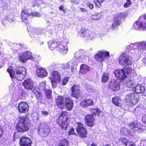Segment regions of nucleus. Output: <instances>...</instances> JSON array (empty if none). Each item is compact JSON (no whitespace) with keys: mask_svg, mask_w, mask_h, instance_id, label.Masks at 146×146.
Returning a JSON list of instances; mask_svg holds the SVG:
<instances>
[{"mask_svg":"<svg viewBox=\"0 0 146 146\" xmlns=\"http://www.w3.org/2000/svg\"><path fill=\"white\" fill-rule=\"evenodd\" d=\"M13 67L10 66L7 70V72L12 78H15L19 80H22L25 77L26 74V70L25 68L22 66L17 67L13 71Z\"/></svg>","mask_w":146,"mask_h":146,"instance_id":"nucleus-1","label":"nucleus"},{"mask_svg":"<svg viewBox=\"0 0 146 146\" xmlns=\"http://www.w3.org/2000/svg\"><path fill=\"white\" fill-rule=\"evenodd\" d=\"M31 123L28 118H19L17 124V129L19 132H24L28 130Z\"/></svg>","mask_w":146,"mask_h":146,"instance_id":"nucleus-2","label":"nucleus"},{"mask_svg":"<svg viewBox=\"0 0 146 146\" xmlns=\"http://www.w3.org/2000/svg\"><path fill=\"white\" fill-rule=\"evenodd\" d=\"M67 113L66 111L62 112L60 114L59 118L56 120V121L64 130L66 129L68 127V119Z\"/></svg>","mask_w":146,"mask_h":146,"instance_id":"nucleus-3","label":"nucleus"},{"mask_svg":"<svg viewBox=\"0 0 146 146\" xmlns=\"http://www.w3.org/2000/svg\"><path fill=\"white\" fill-rule=\"evenodd\" d=\"M68 42V40L66 39H63L62 41H58L56 48L57 50L63 54H66L68 50L67 44Z\"/></svg>","mask_w":146,"mask_h":146,"instance_id":"nucleus-4","label":"nucleus"},{"mask_svg":"<svg viewBox=\"0 0 146 146\" xmlns=\"http://www.w3.org/2000/svg\"><path fill=\"white\" fill-rule=\"evenodd\" d=\"M132 59L131 57L122 54L119 57V62L122 66H127L132 64Z\"/></svg>","mask_w":146,"mask_h":146,"instance_id":"nucleus-5","label":"nucleus"},{"mask_svg":"<svg viewBox=\"0 0 146 146\" xmlns=\"http://www.w3.org/2000/svg\"><path fill=\"white\" fill-rule=\"evenodd\" d=\"M133 29L135 30L146 29V21L143 17H140L133 25Z\"/></svg>","mask_w":146,"mask_h":146,"instance_id":"nucleus-6","label":"nucleus"},{"mask_svg":"<svg viewBox=\"0 0 146 146\" xmlns=\"http://www.w3.org/2000/svg\"><path fill=\"white\" fill-rule=\"evenodd\" d=\"M19 58L20 60L23 63H25L28 60H34L32 53L28 51L21 53L19 56Z\"/></svg>","mask_w":146,"mask_h":146,"instance_id":"nucleus-7","label":"nucleus"},{"mask_svg":"<svg viewBox=\"0 0 146 146\" xmlns=\"http://www.w3.org/2000/svg\"><path fill=\"white\" fill-rule=\"evenodd\" d=\"M124 15L122 13H118L115 15L113 18V21L111 26L112 29H114L120 25L121 20L123 17Z\"/></svg>","mask_w":146,"mask_h":146,"instance_id":"nucleus-8","label":"nucleus"},{"mask_svg":"<svg viewBox=\"0 0 146 146\" xmlns=\"http://www.w3.org/2000/svg\"><path fill=\"white\" fill-rule=\"evenodd\" d=\"M138 100V96L135 95L134 93L128 94L125 97L126 102L132 105H135L137 103Z\"/></svg>","mask_w":146,"mask_h":146,"instance_id":"nucleus-9","label":"nucleus"},{"mask_svg":"<svg viewBox=\"0 0 146 146\" xmlns=\"http://www.w3.org/2000/svg\"><path fill=\"white\" fill-rule=\"evenodd\" d=\"M33 32L37 35H42L49 36L52 33L51 29L49 27L45 29H39L35 28L34 29Z\"/></svg>","mask_w":146,"mask_h":146,"instance_id":"nucleus-10","label":"nucleus"},{"mask_svg":"<svg viewBox=\"0 0 146 146\" xmlns=\"http://www.w3.org/2000/svg\"><path fill=\"white\" fill-rule=\"evenodd\" d=\"M110 57L109 52L106 50H103L98 52L96 55V58L99 62L108 59Z\"/></svg>","mask_w":146,"mask_h":146,"instance_id":"nucleus-11","label":"nucleus"},{"mask_svg":"<svg viewBox=\"0 0 146 146\" xmlns=\"http://www.w3.org/2000/svg\"><path fill=\"white\" fill-rule=\"evenodd\" d=\"M130 131L133 132H135L137 131H140L141 129H145L144 126L141 125V123L137 121H134L129 125Z\"/></svg>","mask_w":146,"mask_h":146,"instance_id":"nucleus-12","label":"nucleus"},{"mask_svg":"<svg viewBox=\"0 0 146 146\" xmlns=\"http://www.w3.org/2000/svg\"><path fill=\"white\" fill-rule=\"evenodd\" d=\"M77 124L76 129L77 132L82 137H85L87 133L86 129L81 122H78Z\"/></svg>","mask_w":146,"mask_h":146,"instance_id":"nucleus-13","label":"nucleus"},{"mask_svg":"<svg viewBox=\"0 0 146 146\" xmlns=\"http://www.w3.org/2000/svg\"><path fill=\"white\" fill-rule=\"evenodd\" d=\"M130 47L134 49L138 48L140 50H146V41L136 42L130 45Z\"/></svg>","mask_w":146,"mask_h":146,"instance_id":"nucleus-14","label":"nucleus"},{"mask_svg":"<svg viewBox=\"0 0 146 146\" xmlns=\"http://www.w3.org/2000/svg\"><path fill=\"white\" fill-rule=\"evenodd\" d=\"M82 37H85L87 39L92 40L94 38L97 37V35L94 33L89 31L88 30H86L82 31L81 34Z\"/></svg>","mask_w":146,"mask_h":146,"instance_id":"nucleus-15","label":"nucleus"},{"mask_svg":"<svg viewBox=\"0 0 146 146\" xmlns=\"http://www.w3.org/2000/svg\"><path fill=\"white\" fill-rule=\"evenodd\" d=\"M114 73L116 77L121 80H124L127 77L124 68L121 70H116L114 71Z\"/></svg>","mask_w":146,"mask_h":146,"instance_id":"nucleus-16","label":"nucleus"},{"mask_svg":"<svg viewBox=\"0 0 146 146\" xmlns=\"http://www.w3.org/2000/svg\"><path fill=\"white\" fill-rule=\"evenodd\" d=\"M19 143L20 146H31L32 142L29 137H23L20 139Z\"/></svg>","mask_w":146,"mask_h":146,"instance_id":"nucleus-17","label":"nucleus"},{"mask_svg":"<svg viewBox=\"0 0 146 146\" xmlns=\"http://www.w3.org/2000/svg\"><path fill=\"white\" fill-rule=\"evenodd\" d=\"M19 111L22 113H25L29 110V105L27 103L21 102L19 103L18 106Z\"/></svg>","mask_w":146,"mask_h":146,"instance_id":"nucleus-18","label":"nucleus"},{"mask_svg":"<svg viewBox=\"0 0 146 146\" xmlns=\"http://www.w3.org/2000/svg\"><path fill=\"white\" fill-rule=\"evenodd\" d=\"M50 131V129L46 125H44L40 128L38 131V134L42 137L46 136Z\"/></svg>","mask_w":146,"mask_h":146,"instance_id":"nucleus-19","label":"nucleus"},{"mask_svg":"<svg viewBox=\"0 0 146 146\" xmlns=\"http://www.w3.org/2000/svg\"><path fill=\"white\" fill-rule=\"evenodd\" d=\"M79 53V52H78L75 54V55L78 56ZM85 58V57L83 55H80V56L77 57L76 56L75 59L71 60L69 62L70 64H72V65L74 66L76 65L77 63L78 62H82L84 61V60Z\"/></svg>","mask_w":146,"mask_h":146,"instance_id":"nucleus-20","label":"nucleus"},{"mask_svg":"<svg viewBox=\"0 0 146 146\" xmlns=\"http://www.w3.org/2000/svg\"><path fill=\"white\" fill-rule=\"evenodd\" d=\"M108 87L112 90L115 91L119 89L120 85L116 80H112L110 82Z\"/></svg>","mask_w":146,"mask_h":146,"instance_id":"nucleus-21","label":"nucleus"},{"mask_svg":"<svg viewBox=\"0 0 146 146\" xmlns=\"http://www.w3.org/2000/svg\"><path fill=\"white\" fill-rule=\"evenodd\" d=\"M80 88L79 86L74 85L71 88L72 96L76 98L78 97L81 92Z\"/></svg>","mask_w":146,"mask_h":146,"instance_id":"nucleus-22","label":"nucleus"},{"mask_svg":"<svg viewBox=\"0 0 146 146\" xmlns=\"http://www.w3.org/2000/svg\"><path fill=\"white\" fill-rule=\"evenodd\" d=\"M23 85L27 90H32L34 86L33 82L30 79L25 80L23 83Z\"/></svg>","mask_w":146,"mask_h":146,"instance_id":"nucleus-23","label":"nucleus"},{"mask_svg":"<svg viewBox=\"0 0 146 146\" xmlns=\"http://www.w3.org/2000/svg\"><path fill=\"white\" fill-rule=\"evenodd\" d=\"M94 119L95 118L92 115L89 114L86 115L84 119L86 124L90 127L93 125Z\"/></svg>","mask_w":146,"mask_h":146,"instance_id":"nucleus-24","label":"nucleus"},{"mask_svg":"<svg viewBox=\"0 0 146 146\" xmlns=\"http://www.w3.org/2000/svg\"><path fill=\"white\" fill-rule=\"evenodd\" d=\"M56 104L57 106L61 109H62L64 107V99L62 96H58L56 99Z\"/></svg>","mask_w":146,"mask_h":146,"instance_id":"nucleus-25","label":"nucleus"},{"mask_svg":"<svg viewBox=\"0 0 146 146\" xmlns=\"http://www.w3.org/2000/svg\"><path fill=\"white\" fill-rule=\"evenodd\" d=\"M36 75L40 78L46 76L48 75L47 71L43 68H40L36 70Z\"/></svg>","mask_w":146,"mask_h":146,"instance_id":"nucleus-26","label":"nucleus"},{"mask_svg":"<svg viewBox=\"0 0 146 146\" xmlns=\"http://www.w3.org/2000/svg\"><path fill=\"white\" fill-rule=\"evenodd\" d=\"M31 15L27 10H23L21 13V17L22 21L27 23H28V19L29 16Z\"/></svg>","mask_w":146,"mask_h":146,"instance_id":"nucleus-27","label":"nucleus"},{"mask_svg":"<svg viewBox=\"0 0 146 146\" xmlns=\"http://www.w3.org/2000/svg\"><path fill=\"white\" fill-rule=\"evenodd\" d=\"M52 76L49 77L50 79L56 80L58 82H61L60 76L59 73L56 71H54L51 74Z\"/></svg>","mask_w":146,"mask_h":146,"instance_id":"nucleus-28","label":"nucleus"},{"mask_svg":"<svg viewBox=\"0 0 146 146\" xmlns=\"http://www.w3.org/2000/svg\"><path fill=\"white\" fill-rule=\"evenodd\" d=\"M119 142L126 146H135V144L133 142L128 141L125 138L121 137L119 139Z\"/></svg>","mask_w":146,"mask_h":146,"instance_id":"nucleus-29","label":"nucleus"},{"mask_svg":"<svg viewBox=\"0 0 146 146\" xmlns=\"http://www.w3.org/2000/svg\"><path fill=\"white\" fill-rule=\"evenodd\" d=\"M94 102L91 99L85 100H82L80 103V105L83 108H85L89 106H91Z\"/></svg>","mask_w":146,"mask_h":146,"instance_id":"nucleus-30","label":"nucleus"},{"mask_svg":"<svg viewBox=\"0 0 146 146\" xmlns=\"http://www.w3.org/2000/svg\"><path fill=\"white\" fill-rule=\"evenodd\" d=\"M65 105L66 108L69 110H70L72 108L73 102L70 98H67L65 99Z\"/></svg>","mask_w":146,"mask_h":146,"instance_id":"nucleus-31","label":"nucleus"},{"mask_svg":"<svg viewBox=\"0 0 146 146\" xmlns=\"http://www.w3.org/2000/svg\"><path fill=\"white\" fill-rule=\"evenodd\" d=\"M133 90L137 93H143L145 91L144 87L142 85L138 84L134 87Z\"/></svg>","mask_w":146,"mask_h":146,"instance_id":"nucleus-32","label":"nucleus"},{"mask_svg":"<svg viewBox=\"0 0 146 146\" xmlns=\"http://www.w3.org/2000/svg\"><path fill=\"white\" fill-rule=\"evenodd\" d=\"M58 41L57 42L54 40L50 41L48 42V46L50 49L53 50L54 48H57Z\"/></svg>","mask_w":146,"mask_h":146,"instance_id":"nucleus-33","label":"nucleus"},{"mask_svg":"<svg viewBox=\"0 0 146 146\" xmlns=\"http://www.w3.org/2000/svg\"><path fill=\"white\" fill-rule=\"evenodd\" d=\"M89 69V67L88 65L82 64L80 66V72L81 73L85 74L88 71Z\"/></svg>","mask_w":146,"mask_h":146,"instance_id":"nucleus-34","label":"nucleus"},{"mask_svg":"<svg viewBox=\"0 0 146 146\" xmlns=\"http://www.w3.org/2000/svg\"><path fill=\"white\" fill-rule=\"evenodd\" d=\"M112 102L115 105L118 106H121V100L118 97H115L112 98Z\"/></svg>","mask_w":146,"mask_h":146,"instance_id":"nucleus-35","label":"nucleus"},{"mask_svg":"<svg viewBox=\"0 0 146 146\" xmlns=\"http://www.w3.org/2000/svg\"><path fill=\"white\" fill-rule=\"evenodd\" d=\"M124 70H125V74L127 75L131 76V75L134 71V70L130 68H124Z\"/></svg>","mask_w":146,"mask_h":146,"instance_id":"nucleus-36","label":"nucleus"},{"mask_svg":"<svg viewBox=\"0 0 146 146\" xmlns=\"http://www.w3.org/2000/svg\"><path fill=\"white\" fill-rule=\"evenodd\" d=\"M109 79V75L107 73H104L102 77V81L103 82H106L108 81Z\"/></svg>","mask_w":146,"mask_h":146,"instance_id":"nucleus-37","label":"nucleus"},{"mask_svg":"<svg viewBox=\"0 0 146 146\" xmlns=\"http://www.w3.org/2000/svg\"><path fill=\"white\" fill-rule=\"evenodd\" d=\"M91 112L92 113L91 115L94 117V115H97L98 116L101 111L98 109H91Z\"/></svg>","mask_w":146,"mask_h":146,"instance_id":"nucleus-38","label":"nucleus"},{"mask_svg":"<svg viewBox=\"0 0 146 146\" xmlns=\"http://www.w3.org/2000/svg\"><path fill=\"white\" fill-rule=\"evenodd\" d=\"M101 15L99 13H97L91 16V18L93 20H98L100 19Z\"/></svg>","mask_w":146,"mask_h":146,"instance_id":"nucleus-39","label":"nucleus"},{"mask_svg":"<svg viewBox=\"0 0 146 146\" xmlns=\"http://www.w3.org/2000/svg\"><path fill=\"white\" fill-rule=\"evenodd\" d=\"M44 92L47 98L49 99L51 98L52 92L51 90L46 89L44 90Z\"/></svg>","mask_w":146,"mask_h":146,"instance_id":"nucleus-40","label":"nucleus"},{"mask_svg":"<svg viewBox=\"0 0 146 146\" xmlns=\"http://www.w3.org/2000/svg\"><path fill=\"white\" fill-rule=\"evenodd\" d=\"M68 144V141L66 139H62L59 143V146H67Z\"/></svg>","mask_w":146,"mask_h":146,"instance_id":"nucleus-41","label":"nucleus"},{"mask_svg":"<svg viewBox=\"0 0 146 146\" xmlns=\"http://www.w3.org/2000/svg\"><path fill=\"white\" fill-rule=\"evenodd\" d=\"M46 83L45 81H43L40 83L38 87L39 89L41 90H44L46 89H45Z\"/></svg>","mask_w":146,"mask_h":146,"instance_id":"nucleus-42","label":"nucleus"},{"mask_svg":"<svg viewBox=\"0 0 146 146\" xmlns=\"http://www.w3.org/2000/svg\"><path fill=\"white\" fill-rule=\"evenodd\" d=\"M52 83V87L53 88H56L57 86V84L60 83V82H58L56 80H55L52 79H50Z\"/></svg>","mask_w":146,"mask_h":146,"instance_id":"nucleus-43","label":"nucleus"},{"mask_svg":"<svg viewBox=\"0 0 146 146\" xmlns=\"http://www.w3.org/2000/svg\"><path fill=\"white\" fill-rule=\"evenodd\" d=\"M121 131L125 135L129 134L131 133L130 131L128 130L127 129L125 128H122Z\"/></svg>","mask_w":146,"mask_h":146,"instance_id":"nucleus-44","label":"nucleus"},{"mask_svg":"<svg viewBox=\"0 0 146 146\" xmlns=\"http://www.w3.org/2000/svg\"><path fill=\"white\" fill-rule=\"evenodd\" d=\"M69 78L68 77H64L62 79V83L63 85H66L68 82Z\"/></svg>","mask_w":146,"mask_h":146,"instance_id":"nucleus-45","label":"nucleus"},{"mask_svg":"<svg viewBox=\"0 0 146 146\" xmlns=\"http://www.w3.org/2000/svg\"><path fill=\"white\" fill-rule=\"evenodd\" d=\"M133 82L132 81H129L126 84V86L129 88L133 87Z\"/></svg>","mask_w":146,"mask_h":146,"instance_id":"nucleus-46","label":"nucleus"},{"mask_svg":"<svg viewBox=\"0 0 146 146\" xmlns=\"http://www.w3.org/2000/svg\"><path fill=\"white\" fill-rule=\"evenodd\" d=\"M70 65L69 64L66 63L62 64V68L63 69H66L69 68Z\"/></svg>","mask_w":146,"mask_h":146,"instance_id":"nucleus-47","label":"nucleus"},{"mask_svg":"<svg viewBox=\"0 0 146 146\" xmlns=\"http://www.w3.org/2000/svg\"><path fill=\"white\" fill-rule=\"evenodd\" d=\"M127 1L126 3L124 5V7L126 8L129 7L131 5V3L130 0H127Z\"/></svg>","mask_w":146,"mask_h":146,"instance_id":"nucleus-48","label":"nucleus"},{"mask_svg":"<svg viewBox=\"0 0 146 146\" xmlns=\"http://www.w3.org/2000/svg\"><path fill=\"white\" fill-rule=\"evenodd\" d=\"M31 15L33 16L39 17L40 16V14L37 12H35L30 13Z\"/></svg>","mask_w":146,"mask_h":146,"instance_id":"nucleus-49","label":"nucleus"},{"mask_svg":"<svg viewBox=\"0 0 146 146\" xmlns=\"http://www.w3.org/2000/svg\"><path fill=\"white\" fill-rule=\"evenodd\" d=\"M41 113L42 115L45 117L49 114V111H46L44 110L41 111Z\"/></svg>","mask_w":146,"mask_h":146,"instance_id":"nucleus-50","label":"nucleus"},{"mask_svg":"<svg viewBox=\"0 0 146 146\" xmlns=\"http://www.w3.org/2000/svg\"><path fill=\"white\" fill-rule=\"evenodd\" d=\"M75 133L74 129L72 128H71L68 133L69 135L74 134Z\"/></svg>","mask_w":146,"mask_h":146,"instance_id":"nucleus-51","label":"nucleus"},{"mask_svg":"<svg viewBox=\"0 0 146 146\" xmlns=\"http://www.w3.org/2000/svg\"><path fill=\"white\" fill-rule=\"evenodd\" d=\"M142 120L146 126V114H145L142 117Z\"/></svg>","mask_w":146,"mask_h":146,"instance_id":"nucleus-52","label":"nucleus"},{"mask_svg":"<svg viewBox=\"0 0 146 146\" xmlns=\"http://www.w3.org/2000/svg\"><path fill=\"white\" fill-rule=\"evenodd\" d=\"M94 3L99 8H100L101 6V3H99L98 1H94Z\"/></svg>","mask_w":146,"mask_h":146,"instance_id":"nucleus-53","label":"nucleus"},{"mask_svg":"<svg viewBox=\"0 0 146 146\" xmlns=\"http://www.w3.org/2000/svg\"><path fill=\"white\" fill-rule=\"evenodd\" d=\"M88 6L89 7V8L91 9H92L93 8V5L90 3H88L87 4Z\"/></svg>","mask_w":146,"mask_h":146,"instance_id":"nucleus-54","label":"nucleus"},{"mask_svg":"<svg viewBox=\"0 0 146 146\" xmlns=\"http://www.w3.org/2000/svg\"><path fill=\"white\" fill-rule=\"evenodd\" d=\"M33 56V57L34 58V60H36L37 58L38 59H41L40 56V55H38L35 56V57H34V55H32Z\"/></svg>","mask_w":146,"mask_h":146,"instance_id":"nucleus-55","label":"nucleus"},{"mask_svg":"<svg viewBox=\"0 0 146 146\" xmlns=\"http://www.w3.org/2000/svg\"><path fill=\"white\" fill-rule=\"evenodd\" d=\"M3 130L2 127L0 126V137L3 135Z\"/></svg>","mask_w":146,"mask_h":146,"instance_id":"nucleus-56","label":"nucleus"},{"mask_svg":"<svg viewBox=\"0 0 146 146\" xmlns=\"http://www.w3.org/2000/svg\"><path fill=\"white\" fill-rule=\"evenodd\" d=\"M143 62L145 64V65H146V56L142 60Z\"/></svg>","mask_w":146,"mask_h":146,"instance_id":"nucleus-57","label":"nucleus"},{"mask_svg":"<svg viewBox=\"0 0 146 146\" xmlns=\"http://www.w3.org/2000/svg\"><path fill=\"white\" fill-rule=\"evenodd\" d=\"M141 143L143 144L144 145H146V139H143L141 141Z\"/></svg>","mask_w":146,"mask_h":146,"instance_id":"nucleus-58","label":"nucleus"},{"mask_svg":"<svg viewBox=\"0 0 146 146\" xmlns=\"http://www.w3.org/2000/svg\"><path fill=\"white\" fill-rule=\"evenodd\" d=\"M79 8L80 9V11L83 13L87 11L84 8L80 7Z\"/></svg>","mask_w":146,"mask_h":146,"instance_id":"nucleus-59","label":"nucleus"},{"mask_svg":"<svg viewBox=\"0 0 146 146\" xmlns=\"http://www.w3.org/2000/svg\"><path fill=\"white\" fill-rule=\"evenodd\" d=\"M33 92L34 93L36 96L37 94H38V92L37 91L36 89H34L33 90Z\"/></svg>","mask_w":146,"mask_h":146,"instance_id":"nucleus-60","label":"nucleus"},{"mask_svg":"<svg viewBox=\"0 0 146 146\" xmlns=\"http://www.w3.org/2000/svg\"><path fill=\"white\" fill-rule=\"evenodd\" d=\"M8 21H9L10 22H12L13 21H14V19H8Z\"/></svg>","mask_w":146,"mask_h":146,"instance_id":"nucleus-61","label":"nucleus"},{"mask_svg":"<svg viewBox=\"0 0 146 146\" xmlns=\"http://www.w3.org/2000/svg\"><path fill=\"white\" fill-rule=\"evenodd\" d=\"M59 9L60 10H63L64 9V7L62 5L60 6L59 7Z\"/></svg>","mask_w":146,"mask_h":146,"instance_id":"nucleus-62","label":"nucleus"},{"mask_svg":"<svg viewBox=\"0 0 146 146\" xmlns=\"http://www.w3.org/2000/svg\"><path fill=\"white\" fill-rule=\"evenodd\" d=\"M96 1L99 2V3H102L104 1V0H96Z\"/></svg>","mask_w":146,"mask_h":146,"instance_id":"nucleus-63","label":"nucleus"},{"mask_svg":"<svg viewBox=\"0 0 146 146\" xmlns=\"http://www.w3.org/2000/svg\"><path fill=\"white\" fill-rule=\"evenodd\" d=\"M73 3H74V4L76 5H78V2L77 1H75Z\"/></svg>","mask_w":146,"mask_h":146,"instance_id":"nucleus-64","label":"nucleus"}]
</instances>
